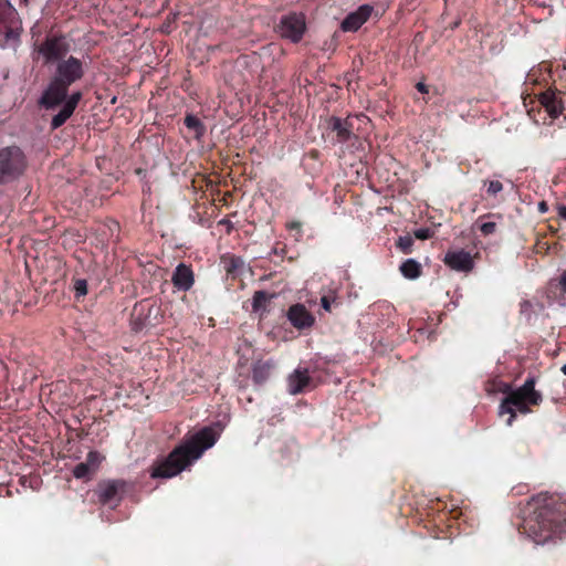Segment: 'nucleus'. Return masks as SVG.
<instances>
[{
	"label": "nucleus",
	"instance_id": "obj_1",
	"mask_svg": "<svg viewBox=\"0 0 566 566\" xmlns=\"http://www.w3.org/2000/svg\"><path fill=\"white\" fill-rule=\"evenodd\" d=\"M222 427L213 424L205 427L189 436L165 460L154 465L151 478H174L201 458L203 452L214 446L220 437Z\"/></svg>",
	"mask_w": 566,
	"mask_h": 566
},
{
	"label": "nucleus",
	"instance_id": "obj_2",
	"mask_svg": "<svg viewBox=\"0 0 566 566\" xmlns=\"http://www.w3.org/2000/svg\"><path fill=\"white\" fill-rule=\"evenodd\" d=\"M532 515L524 522V531L535 544H546L566 533V517L562 506L555 507V500L541 493L528 502Z\"/></svg>",
	"mask_w": 566,
	"mask_h": 566
},
{
	"label": "nucleus",
	"instance_id": "obj_3",
	"mask_svg": "<svg viewBox=\"0 0 566 566\" xmlns=\"http://www.w3.org/2000/svg\"><path fill=\"white\" fill-rule=\"evenodd\" d=\"M534 379L528 378L523 386L515 390H510L500 406V415L509 413L507 426H512L516 412L527 413L531 406H536L542 401V395L534 388Z\"/></svg>",
	"mask_w": 566,
	"mask_h": 566
},
{
	"label": "nucleus",
	"instance_id": "obj_4",
	"mask_svg": "<svg viewBox=\"0 0 566 566\" xmlns=\"http://www.w3.org/2000/svg\"><path fill=\"white\" fill-rule=\"evenodd\" d=\"M70 84L71 64L66 61L59 65L57 76L51 82L40 103L46 108L55 107L66 98Z\"/></svg>",
	"mask_w": 566,
	"mask_h": 566
},
{
	"label": "nucleus",
	"instance_id": "obj_5",
	"mask_svg": "<svg viewBox=\"0 0 566 566\" xmlns=\"http://www.w3.org/2000/svg\"><path fill=\"white\" fill-rule=\"evenodd\" d=\"M25 157L17 146H9L0 149V184H7L19 176L25 169Z\"/></svg>",
	"mask_w": 566,
	"mask_h": 566
},
{
	"label": "nucleus",
	"instance_id": "obj_6",
	"mask_svg": "<svg viewBox=\"0 0 566 566\" xmlns=\"http://www.w3.org/2000/svg\"><path fill=\"white\" fill-rule=\"evenodd\" d=\"M305 19L302 14L292 13L281 19L279 33L292 42H298L305 32Z\"/></svg>",
	"mask_w": 566,
	"mask_h": 566
},
{
	"label": "nucleus",
	"instance_id": "obj_7",
	"mask_svg": "<svg viewBox=\"0 0 566 566\" xmlns=\"http://www.w3.org/2000/svg\"><path fill=\"white\" fill-rule=\"evenodd\" d=\"M69 52V41L66 38L52 36L46 39L44 44L39 49V53L45 62H56L65 57Z\"/></svg>",
	"mask_w": 566,
	"mask_h": 566
},
{
	"label": "nucleus",
	"instance_id": "obj_8",
	"mask_svg": "<svg viewBox=\"0 0 566 566\" xmlns=\"http://www.w3.org/2000/svg\"><path fill=\"white\" fill-rule=\"evenodd\" d=\"M373 7L369 4L360 6L356 11L349 13L342 22L344 31H357L370 17Z\"/></svg>",
	"mask_w": 566,
	"mask_h": 566
},
{
	"label": "nucleus",
	"instance_id": "obj_9",
	"mask_svg": "<svg viewBox=\"0 0 566 566\" xmlns=\"http://www.w3.org/2000/svg\"><path fill=\"white\" fill-rule=\"evenodd\" d=\"M444 262L450 269L460 272H468L473 268L471 254L464 250L449 251Z\"/></svg>",
	"mask_w": 566,
	"mask_h": 566
},
{
	"label": "nucleus",
	"instance_id": "obj_10",
	"mask_svg": "<svg viewBox=\"0 0 566 566\" xmlns=\"http://www.w3.org/2000/svg\"><path fill=\"white\" fill-rule=\"evenodd\" d=\"M102 460H103V457L99 453L94 452V451L90 452L86 461L77 464L73 469V476H75L77 479L90 478L97 471Z\"/></svg>",
	"mask_w": 566,
	"mask_h": 566
},
{
	"label": "nucleus",
	"instance_id": "obj_11",
	"mask_svg": "<svg viewBox=\"0 0 566 566\" xmlns=\"http://www.w3.org/2000/svg\"><path fill=\"white\" fill-rule=\"evenodd\" d=\"M287 317L292 325L298 329L310 327L314 324L313 315L302 304L291 306Z\"/></svg>",
	"mask_w": 566,
	"mask_h": 566
},
{
	"label": "nucleus",
	"instance_id": "obj_12",
	"mask_svg": "<svg viewBox=\"0 0 566 566\" xmlns=\"http://www.w3.org/2000/svg\"><path fill=\"white\" fill-rule=\"evenodd\" d=\"M171 281L178 290L188 291L195 282L193 273L189 266L180 263L175 269Z\"/></svg>",
	"mask_w": 566,
	"mask_h": 566
},
{
	"label": "nucleus",
	"instance_id": "obj_13",
	"mask_svg": "<svg viewBox=\"0 0 566 566\" xmlns=\"http://www.w3.org/2000/svg\"><path fill=\"white\" fill-rule=\"evenodd\" d=\"M122 484L116 481H109L99 485L98 499L103 504L115 506L118 502V492Z\"/></svg>",
	"mask_w": 566,
	"mask_h": 566
},
{
	"label": "nucleus",
	"instance_id": "obj_14",
	"mask_svg": "<svg viewBox=\"0 0 566 566\" xmlns=\"http://www.w3.org/2000/svg\"><path fill=\"white\" fill-rule=\"evenodd\" d=\"M310 384V377L306 369H295L287 378L289 392L297 395Z\"/></svg>",
	"mask_w": 566,
	"mask_h": 566
},
{
	"label": "nucleus",
	"instance_id": "obj_15",
	"mask_svg": "<svg viewBox=\"0 0 566 566\" xmlns=\"http://www.w3.org/2000/svg\"><path fill=\"white\" fill-rule=\"evenodd\" d=\"M539 101L552 118H557L562 114V104L554 93H543Z\"/></svg>",
	"mask_w": 566,
	"mask_h": 566
},
{
	"label": "nucleus",
	"instance_id": "obj_16",
	"mask_svg": "<svg viewBox=\"0 0 566 566\" xmlns=\"http://www.w3.org/2000/svg\"><path fill=\"white\" fill-rule=\"evenodd\" d=\"M354 118H348L343 122L340 118L334 117L331 119L332 128L336 132L337 137L340 142H345L350 137V128L353 127Z\"/></svg>",
	"mask_w": 566,
	"mask_h": 566
},
{
	"label": "nucleus",
	"instance_id": "obj_17",
	"mask_svg": "<svg viewBox=\"0 0 566 566\" xmlns=\"http://www.w3.org/2000/svg\"><path fill=\"white\" fill-rule=\"evenodd\" d=\"M185 125L192 134V136L197 139L201 138L206 132L205 125L201 120L195 115H188L185 118Z\"/></svg>",
	"mask_w": 566,
	"mask_h": 566
},
{
	"label": "nucleus",
	"instance_id": "obj_18",
	"mask_svg": "<svg viewBox=\"0 0 566 566\" xmlns=\"http://www.w3.org/2000/svg\"><path fill=\"white\" fill-rule=\"evenodd\" d=\"M400 272L406 279L415 280L420 275V264L413 259H408L400 265Z\"/></svg>",
	"mask_w": 566,
	"mask_h": 566
},
{
	"label": "nucleus",
	"instance_id": "obj_19",
	"mask_svg": "<svg viewBox=\"0 0 566 566\" xmlns=\"http://www.w3.org/2000/svg\"><path fill=\"white\" fill-rule=\"evenodd\" d=\"M273 367L271 361H259L253 367V379L256 382H263L270 375Z\"/></svg>",
	"mask_w": 566,
	"mask_h": 566
},
{
	"label": "nucleus",
	"instance_id": "obj_20",
	"mask_svg": "<svg viewBox=\"0 0 566 566\" xmlns=\"http://www.w3.org/2000/svg\"><path fill=\"white\" fill-rule=\"evenodd\" d=\"M70 117H71V99L66 101L63 106V109L57 115H55L53 117L52 128L55 129V128L60 127Z\"/></svg>",
	"mask_w": 566,
	"mask_h": 566
},
{
	"label": "nucleus",
	"instance_id": "obj_21",
	"mask_svg": "<svg viewBox=\"0 0 566 566\" xmlns=\"http://www.w3.org/2000/svg\"><path fill=\"white\" fill-rule=\"evenodd\" d=\"M15 15V10L9 0H0V20L11 19Z\"/></svg>",
	"mask_w": 566,
	"mask_h": 566
},
{
	"label": "nucleus",
	"instance_id": "obj_22",
	"mask_svg": "<svg viewBox=\"0 0 566 566\" xmlns=\"http://www.w3.org/2000/svg\"><path fill=\"white\" fill-rule=\"evenodd\" d=\"M268 300V295L263 291L255 292L252 301V306L254 311H258L260 307H262Z\"/></svg>",
	"mask_w": 566,
	"mask_h": 566
},
{
	"label": "nucleus",
	"instance_id": "obj_23",
	"mask_svg": "<svg viewBox=\"0 0 566 566\" xmlns=\"http://www.w3.org/2000/svg\"><path fill=\"white\" fill-rule=\"evenodd\" d=\"M413 244V239L410 235L400 237L398 240V247L402 252L408 253Z\"/></svg>",
	"mask_w": 566,
	"mask_h": 566
},
{
	"label": "nucleus",
	"instance_id": "obj_24",
	"mask_svg": "<svg viewBox=\"0 0 566 566\" xmlns=\"http://www.w3.org/2000/svg\"><path fill=\"white\" fill-rule=\"evenodd\" d=\"M76 296H84L87 293V283L85 280H77L74 285Z\"/></svg>",
	"mask_w": 566,
	"mask_h": 566
},
{
	"label": "nucleus",
	"instance_id": "obj_25",
	"mask_svg": "<svg viewBox=\"0 0 566 566\" xmlns=\"http://www.w3.org/2000/svg\"><path fill=\"white\" fill-rule=\"evenodd\" d=\"M502 189H503V186L499 180H492L489 182L486 191L489 195L495 196L499 192H501Z\"/></svg>",
	"mask_w": 566,
	"mask_h": 566
},
{
	"label": "nucleus",
	"instance_id": "obj_26",
	"mask_svg": "<svg viewBox=\"0 0 566 566\" xmlns=\"http://www.w3.org/2000/svg\"><path fill=\"white\" fill-rule=\"evenodd\" d=\"M495 229H496L495 222H484L480 226L481 232L485 235L494 233Z\"/></svg>",
	"mask_w": 566,
	"mask_h": 566
},
{
	"label": "nucleus",
	"instance_id": "obj_27",
	"mask_svg": "<svg viewBox=\"0 0 566 566\" xmlns=\"http://www.w3.org/2000/svg\"><path fill=\"white\" fill-rule=\"evenodd\" d=\"M82 76V67L77 60L73 59V81Z\"/></svg>",
	"mask_w": 566,
	"mask_h": 566
},
{
	"label": "nucleus",
	"instance_id": "obj_28",
	"mask_svg": "<svg viewBox=\"0 0 566 566\" xmlns=\"http://www.w3.org/2000/svg\"><path fill=\"white\" fill-rule=\"evenodd\" d=\"M415 237L420 240L428 239L430 237V230L429 229H418L415 232Z\"/></svg>",
	"mask_w": 566,
	"mask_h": 566
},
{
	"label": "nucleus",
	"instance_id": "obj_29",
	"mask_svg": "<svg viewBox=\"0 0 566 566\" xmlns=\"http://www.w3.org/2000/svg\"><path fill=\"white\" fill-rule=\"evenodd\" d=\"M559 285H560L562 291L564 293H566V270L564 271V273L560 276Z\"/></svg>",
	"mask_w": 566,
	"mask_h": 566
},
{
	"label": "nucleus",
	"instance_id": "obj_30",
	"mask_svg": "<svg viewBox=\"0 0 566 566\" xmlns=\"http://www.w3.org/2000/svg\"><path fill=\"white\" fill-rule=\"evenodd\" d=\"M321 303H322V306H323V308L325 311H329L331 310V303H329L327 297H325V296L322 297Z\"/></svg>",
	"mask_w": 566,
	"mask_h": 566
},
{
	"label": "nucleus",
	"instance_id": "obj_31",
	"mask_svg": "<svg viewBox=\"0 0 566 566\" xmlns=\"http://www.w3.org/2000/svg\"><path fill=\"white\" fill-rule=\"evenodd\" d=\"M557 211H558V216L566 220V207L558 206Z\"/></svg>",
	"mask_w": 566,
	"mask_h": 566
},
{
	"label": "nucleus",
	"instance_id": "obj_32",
	"mask_svg": "<svg viewBox=\"0 0 566 566\" xmlns=\"http://www.w3.org/2000/svg\"><path fill=\"white\" fill-rule=\"evenodd\" d=\"M81 99V93L73 92V108L76 106L77 102Z\"/></svg>",
	"mask_w": 566,
	"mask_h": 566
},
{
	"label": "nucleus",
	"instance_id": "obj_33",
	"mask_svg": "<svg viewBox=\"0 0 566 566\" xmlns=\"http://www.w3.org/2000/svg\"><path fill=\"white\" fill-rule=\"evenodd\" d=\"M417 88L418 91L422 92V93H426L427 90H426V85L423 83H418L417 84Z\"/></svg>",
	"mask_w": 566,
	"mask_h": 566
},
{
	"label": "nucleus",
	"instance_id": "obj_34",
	"mask_svg": "<svg viewBox=\"0 0 566 566\" xmlns=\"http://www.w3.org/2000/svg\"><path fill=\"white\" fill-rule=\"evenodd\" d=\"M538 209H539V211L545 212L547 210L546 203L545 202H539L538 203Z\"/></svg>",
	"mask_w": 566,
	"mask_h": 566
},
{
	"label": "nucleus",
	"instance_id": "obj_35",
	"mask_svg": "<svg viewBox=\"0 0 566 566\" xmlns=\"http://www.w3.org/2000/svg\"><path fill=\"white\" fill-rule=\"evenodd\" d=\"M527 306H530L528 302H524L522 305V311L524 312Z\"/></svg>",
	"mask_w": 566,
	"mask_h": 566
},
{
	"label": "nucleus",
	"instance_id": "obj_36",
	"mask_svg": "<svg viewBox=\"0 0 566 566\" xmlns=\"http://www.w3.org/2000/svg\"><path fill=\"white\" fill-rule=\"evenodd\" d=\"M355 118H356V119H361V120H367V117H366V116H364V115L356 116Z\"/></svg>",
	"mask_w": 566,
	"mask_h": 566
},
{
	"label": "nucleus",
	"instance_id": "obj_37",
	"mask_svg": "<svg viewBox=\"0 0 566 566\" xmlns=\"http://www.w3.org/2000/svg\"><path fill=\"white\" fill-rule=\"evenodd\" d=\"M298 227H300V224L296 222L291 223V228H298Z\"/></svg>",
	"mask_w": 566,
	"mask_h": 566
},
{
	"label": "nucleus",
	"instance_id": "obj_38",
	"mask_svg": "<svg viewBox=\"0 0 566 566\" xmlns=\"http://www.w3.org/2000/svg\"><path fill=\"white\" fill-rule=\"evenodd\" d=\"M562 371L566 375V364L562 367Z\"/></svg>",
	"mask_w": 566,
	"mask_h": 566
}]
</instances>
